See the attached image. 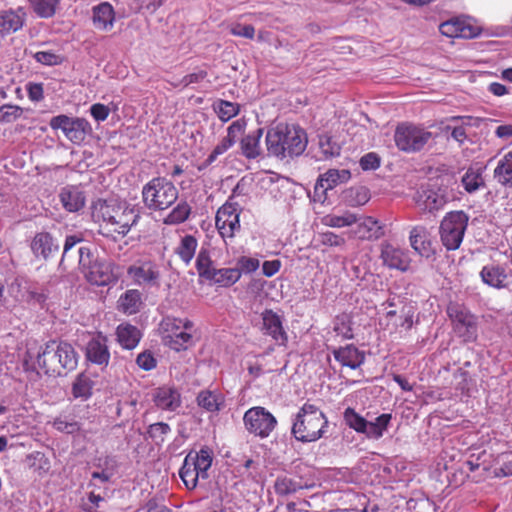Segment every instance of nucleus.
Masks as SVG:
<instances>
[{
  "label": "nucleus",
  "mask_w": 512,
  "mask_h": 512,
  "mask_svg": "<svg viewBox=\"0 0 512 512\" xmlns=\"http://www.w3.org/2000/svg\"><path fill=\"white\" fill-rule=\"evenodd\" d=\"M413 326V312L408 310H402L401 314L394 319L390 333H401L402 331H409Z\"/></svg>",
  "instance_id": "obj_52"
},
{
  "label": "nucleus",
  "mask_w": 512,
  "mask_h": 512,
  "mask_svg": "<svg viewBox=\"0 0 512 512\" xmlns=\"http://www.w3.org/2000/svg\"><path fill=\"white\" fill-rule=\"evenodd\" d=\"M197 247V239L192 235H185L181 238L179 245L175 249V253L188 265L194 258Z\"/></svg>",
  "instance_id": "obj_39"
},
{
  "label": "nucleus",
  "mask_w": 512,
  "mask_h": 512,
  "mask_svg": "<svg viewBox=\"0 0 512 512\" xmlns=\"http://www.w3.org/2000/svg\"><path fill=\"white\" fill-rule=\"evenodd\" d=\"M90 113L97 122H103L108 118L110 110L104 104L95 103L90 107Z\"/></svg>",
  "instance_id": "obj_64"
},
{
  "label": "nucleus",
  "mask_w": 512,
  "mask_h": 512,
  "mask_svg": "<svg viewBox=\"0 0 512 512\" xmlns=\"http://www.w3.org/2000/svg\"><path fill=\"white\" fill-rule=\"evenodd\" d=\"M179 476L187 489L192 490L196 488L201 475L198 473L195 464L192 462V456L185 457L183 465L179 470Z\"/></svg>",
  "instance_id": "obj_38"
},
{
  "label": "nucleus",
  "mask_w": 512,
  "mask_h": 512,
  "mask_svg": "<svg viewBox=\"0 0 512 512\" xmlns=\"http://www.w3.org/2000/svg\"><path fill=\"white\" fill-rule=\"evenodd\" d=\"M472 117L470 116H453L449 121L455 123L454 125H446L443 128L445 133L450 132L451 137L459 144H463L467 139L465 126L470 125Z\"/></svg>",
  "instance_id": "obj_33"
},
{
  "label": "nucleus",
  "mask_w": 512,
  "mask_h": 512,
  "mask_svg": "<svg viewBox=\"0 0 512 512\" xmlns=\"http://www.w3.org/2000/svg\"><path fill=\"white\" fill-rule=\"evenodd\" d=\"M49 125L53 130H61L66 138L75 144L83 142L91 129L86 119L70 118L64 114L52 117Z\"/></svg>",
  "instance_id": "obj_13"
},
{
  "label": "nucleus",
  "mask_w": 512,
  "mask_h": 512,
  "mask_svg": "<svg viewBox=\"0 0 512 512\" xmlns=\"http://www.w3.org/2000/svg\"><path fill=\"white\" fill-rule=\"evenodd\" d=\"M171 432V428L167 423L157 422L151 424L147 429V436L150 438L156 445H161L164 443L167 435Z\"/></svg>",
  "instance_id": "obj_50"
},
{
  "label": "nucleus",
  "mask_w": 512,
  "mask_h": 512,
  "mask_svg": "<svg viewBox=\"0 0 512 512\" xmlns=\"http://www.w3.org/2000/svg\"><path fill=\"white\" fill-rule=\"evenodd\" d=\"M36 362L46 375L63 376L76 369L78 353L72 344L53 339L40 347Z\"/></svg>",
  "instance_id": "obj_2"
},
{
  "label": "nucleus",
  "mask_w": 512,
  "mask_h": 512,
  "mask_svg": "<svg viewBox=\"0 0 512 512\" xmlns=\"http://www.w3.org/2000/svg\"><path fill=\"white\" fill-rule=\"evenodd\" d=\"M328 427L325 413L320 407L307 401L296 414L291 432L297 441L308 443L322 438Z\"/></svg>",
  "instance_id": "obj_4"
},
{
  "label": "nucleus",
  "mask_w": 512,
  "mask_h": 512,
  "mask_svg": "<svg viewBox=\"0 0 512 512\" xmlns=\"http://www.w3.org/2000/svg\"><path fill=\"white\" fill-rule=\"evenodd\" d=\"M431 139L432 133L430 131L410 124L397 126L394 134L396 146L407 153L422 150Z\"/></svg>",
  "instance_id": "obj_10"
},
{
  "label": "nucleus",
  "mask_w": 512,
  "mask_h": 512,
  "mask_svg": "<svg viewBox=\"0 0 512 512\" xmlns=\"http://www.w3.org/2000/svg\"><path fill=\"white\" fill-rule=\"evenodd\" d=\"M356 226L346 234L349 238L360 240H376L383 235L379 222L371 216L358 217Z\"/></svg>",
  "instance_id": "obj_21"
},
{
  "label": "nucleus",
  "mask_w": 512,
  "mask_h": 512,
  "mask_svg": "<svg viewBox=\"0 0 512 512\" xmlns=\"http://www.w3.org/2000/svg\"><path fill=\"white\" fill-rule=\"evenodd\" d=\"M447 315L453 331L464 342H473L477 339V318L464 305L450 303L447 306Z\"/></svg>",
  "instance_id": "obj_9"
},
{
  "label": "nucleus",
  "mask_w": 512,
  "mask_h": 512,
  "mask_svg": "<svg viewBox=\"0 0 512 512\" xmlns=\"http://www.w3.org/2000/svg\"><path fill=\"white\" fill-rule=\"evenodd\" d=\"M352 317L347 313L337 315L333 321V332L341 341L354 338Z\"/></svg>",
  "instance_id": "obj_36"
},
{
  "label": "nucleus",
  "mask_w": 512,
  "mask_h": 512,
  "mask_svg": "<svg viewBox=\"0 0 512 512\" xmlns=\"http://www.w3.org/2000/svg\"><path fill=\"white\" fill-rule=\"evenodd\" d=\"M391 420L392 415L390 413H383L379 415L375 421H367L364 435L369 439H380L387 430Z\"/></svg>",
  "instance_id": "obj_35"
},
{
  "label": "nucleus",
  "mask_w": 512,
  "mask_h": 512,
  "mask_svg": "<svg viewBox=\"0 0 512 512\" xmlns=\"http://www.w3.org/2000/svg\"><path fill=\"white\" fill-rule=\"evenodd\" d=\"M22 112V108L17 105L4 104L0 107V122H14L21 117Z\"/></svg>",
  "instance_id": "obj_56"
},
{
  "label": "nucleus",
  "mask_w": 512,
  "mask_h": 512,
  "mask_svg": "<svg viewBox=\"0 0 512 512\" xmlns=\"http://www.w3.org/2000/svg\"><path fill=\"white\" fill-rule=\"evenodd\" d=\"M332 353L335 360L339 362L341 366L348 367L350 369L359 368L365 361L364 352L360 351L352 344L335 348Z\"/></svg>",
  "instance_id": "obj_24"
},
{
  "label": "nucleus",
  "mask_w": 512,
  "mask_h": 512,
  "mask_svg": "<svg viewBox=\"0 0 512 512\" xmlns=\"http://www.w3.org/2000/svg\"><path fill=\"white\" fill-rule=\"evenodd\" d=\"M33 11L41 18H50L55 15L60 0H28Z\"/></svg>",
  "instance_id": "obj_45"
},
{
  "label": "nucleus",
  "mask_w": 512,
  "mask_h": 512,
  "mask_svg": "<svg viewBox=\"0 0 512 512\" xmlns=\"http://www.w3.org/2000/svg\"><path fill=\"white\" fill-rule=\"evenodd\" d=\"M52 425L57 431L67 434H73L80 430V424L74 418L57 417Z\"/></svg>",
  "instance_id": "obj_55"
},
{
  "label": "nucleus",
  "mask_w": 512,
  "mask_h": 512,
  "mask_svg": "<svg viewBox=\"0 0 512 512\" xmlns=\"http://www.w3.org/2000/svg\"><path fill=\"white\" fill-rule=\"evenodd\" d=\"M159 330L164 344L177 352L187 350L194 343L196 329L188 318L167 316L160 322Z\"/></svg>",
  "instance_id": "obj_5"
},
{
  "label": "nucleus",
  "mask_w": 512,
  "mask_h": 512,
  "mask_svg": "<svg viewBox=\"0 0 512 512\" xmlns=\"http://www.w3.org/2000/svg\"><path fill=\"white\" fill-rule=\"evenodd\" d=\"M241 208L237 203L225 202L216 212L215 225L224 241L240 231Z\"/></svg>",
  "instance_id": "obj_12"
},
{
  "label": "nucleus",
  "mask_w": 512,
  "mask_h": 512,
  "mask_svg": "<svg viewBox=\"0 0 512 512\" xmlns=\"http://www.w3.org/2000/svg\"><path fill=\"white\" fill-rule=\"evenodd\" d=\"M136 363L141 369L150 371L156 367L157 360L150 351H144L137 356Z\"/></svg>",
  "instance_id": "obj_61"
},
{
  "label": "nucleus",
  "mask_w": 512,
  "mask_h": 512,
  "mask_svg": "<svg viewBox=\"0 0 512 512\" xmlns=\"http://www.w3.org/2000/svg\"><path fill=\"white\" fill-rule=\"evenodd\" d=\"M357 222L358 216L349 211L342 215L328 214L322 218V223L332 228L350 227Z\"/></svg>",
  "instance_id": "obj_43"
},
{
  "label": "nucleus",
  "mask_w": 512,
  "mask_h": 512,
  "mask_svg": "<svg viewBox=\"0 0 512 512\" xmlns=\"http://www.w3.org/2000/svg\"><path fill=\"white\" fill-rule=\"evenodd\" d=\"M469 217L463 211H451L442 219L439 227L440 240L450 251L457 250L468 227Z\"/></svg>",
  "instance_id": "obj_8"
},
{
  "label": "nucleus",
  "mask_w": 512,
  "mask_h": 512,
  "mask_svg": "<svg viewBox=\"0 0 512 512\" xmlns=\"http://www.w3.org/2000/svg\"><path fill=\"white\" fill-rule=\"evenodd\" d=\"M234 144L230 142L227 138H223L220 143H218L212 152L209 154V156L203 161V163L198 167L199 170L206 169L209 167L213 162L216 161L218 156L224 154L227 152Z\"/></svg>",
  "instance_id": "obj_53"
},
{
  "label": "nucleus",
  "mask_w": 512,
  "mask_h": 512,
  "mask_svg": "<svg viewBox=\"0 0 512 512\" xmlns=\"http://www.w3.org/2000/svg\"><path fill=\"white\" fill-rule=\"evenodd\" d=\"M30 248L36 258L48 260L58 254L59 243L49 232H38L33 237Z\"/></svg>",
  "instance_id": "obj_19"
},
{
  "label": "nucleus",
  "mask_w": 512,
  "mask_h": 512,
  "mask_svg": "<svg viewBox=\"0 0 512 512\" xmlns=\"http://www.w3.org/2000/svg\"><path fill=\"white\" fill-rule=\"evenodd\" d=\"M380 259L384 266L401 272L410 269L411 258L408 251L390 242L384 241L380 245Z\"/></svg>",
  "instance_id": "obj_14"
},
{
  "label": "nucleus",
  "mask_w": 512,
  "mask_h": 512,
  "mask_svg": "<svg viewBox=\"0 0 512 512\" xmlns=\"http://www.w3.org/2000/svg\"><path fill=\"white\" fill-rule=\"evenodd\" d=\"M241 277V272L236 268H221L212 271L208 281L222 287L234 285Z\"/></svg>",
  "instance_id": "obj_34"
},
{
  "label": "nucleus",
  "mask_w": 512,
  "mask_h": 512,
  "mask_svg": "<svg viewBox=\"0 0 512 512\" xmlns=\"http://www.w3.org/2000/svg\"><path fill=\"white\" fill-rule=\"evenodd\" d=\"M108 338L98 332L86 346V358L88 361L99 366H108L110 352L108 349Z\"/></svg>",
  "instance_id": "obj_20"
},
{
  "label": "nucleus",
  "mask_w": 512,
  "mask_h": 512,
  "mask_svg": "<svg viewBox=\"0 0 512 512\" xmlns=\"http://www.w3.org/2000/svg\"><path fill=\"white\" fill-rule=\"evenodd\" d=\"M63 207L69 212H77L85 205V196L76 187H65L59 195Z\"/></svg>",
  "instance_id": "obj_28"
},
{
  "label": "nucleus",
  "mask_w": 512,
  "mask_h": 512,
  "mask_svg": "<svg viewBox=\"0 0 512 512\" xmlns=\"http://www.w3.org/2000/svg\"><path fill=\"white\" fill-rule=\"evenodd\" d=\"M116 13L109 2H101L92 8V22L99 31H110L114 27Z\"/></svg>",
  "instance_id": "obj_23"
},
{
  "label": "nucleus",
  "mask_w": 512,
  "mask_h": 512,
  "mask_svg": "<svg viewBox=\"0 0 512 512\" xmlns=\"http://www.w3.org/2000/svg\"><path fill=\"white\" fill-rule=\"evenodd\" d=\"M79 268L92 285L106 286L115 280L112 264L95 257L89 247L79 249Z\"/></svg>",
  "instance_id": "obj_7"
},
{
  "label": "nucleus",
  "mask_w": 512,
  "mask_h": 512,
  "mask_svg": "<svg viewBox=\"0 0 512 512\" xmlns=\"http://www.w3.org/2000/svg\"><path fill=\"white\" fill-rule=\"evenodd\" d=\"M360 166L363 170H375L380 166V158L376 153H367L361 157Z\"/></svg>",
  "instance_id": "obj_63"
},
{
  "label": "nucleus",
  "mask_w": 512,
  "mask_h": 512,
  "mask_svg": "<svg viewBox=\"0 0 512 512\" xmlns=\"http://www.w3.org/2000/svg\"><path fill=\"white\" fill-rule=\"evenodd\" d=\"M246 126L247 122L244 118L233 121L227 128V135L225 138L235 144L238 137L245 132Z\"/></svg>",
  "instance_id": "obj_58"
},
{
  "label": "nucleus",
  "mask_w": 512,
  "mask_h": 512,
  "mask_svg": "<svg viewBox=\"0 0 512 512\" xmlns=\"http://www.w3.org/2000/svg\"><path fill=\"white\" fill-rule=\"evenodd\" d=\"M345 423L357 433L364 434L367 427V420L358 414L353 408L348 407L344 411Z\"/></svg>",
  "instance_id": "obj_47"
},
{
  "label": "nucleus",
  "mask_w": 512,
  "mask_h": 512,
  "mask_svg": "<svg viewBox=\"0 0 512 512\" xmlns=\"http://www.w3.org/2000/svg\"><path fill=\"white\" fill-rule=\"evenodd\" d=\"M92 388L93 381L88 375L82 373L75 379L72 387V393L76 398L81 397L87 399L92 394Z\"/></svg>",
  "instance_id": "obj_46"
},
{
  "label": "nucleus",
  "mask_w": 512,
  "mask_h": 512,
  "mask_svg": "<svg viewBox=\"0 0 512 512\" xmlns=\"http://www.w3.org/2000/svg\"><path fill=\"white\" fill-rule=\"evenodd\" d=\"M351 173L347 169H329L319 176V179L325 184V187L332 190L337 185L347 182Z\"/></svg>",
  "instance_id": "obj_44"
},
{
  "label": "nucleus",
  "mask_w": 512,
  "mask_h": 512,
  "mask_svg": "<svg viewBox=\"0 0 512 512\" xmlns=\"http://www.w3.org/2000/svg\"><path fill=\"white\" fill-rule=\"evenodd\" d=\"M152 400L158 409L169 412L176 411L182 404L181 393L173 385H163L154 389Z\"/></svg>",
  "instance_id": "obj_17"
},
{
  "label": "nucleus",
  "mask_w": 512,
  "mask_h": 512,
  "mask_svg": "<svg viewBox=\"0 0 512 512\" xmlns=\"http://www.w3.org/2000/svg\"><path fill=\"white\" fill-rule=\"evenodd\" d=\"M319 241L324 246L339 247L346 243L343 235H338L331 231L322 232L319 234Z\"/></svg>",
  "instance_id": "obj_59"
},
{
  "label": "nucleus",
  "mask_w": 512,
  "mask_h": 512,
  "mask_svg": "<svg viewBox=\"0 0 512 512\" xmlns=\"http://www.w3.org/2000/svg\"><path fill=\"white\" fill-rule=\"evenodd\" d=\"M462 184L467 192H474L484 184L479 169L469 168L462 177Z\"/></svg>",
  "instance_id": "obj_49"
},
{
  "label": "nucleus",
  "mask_w": 512,
  "mask_h": 512,
  "mask_svg": "<svg viewBox=\"0 0 512 512\" xmlns=\"http://www.w3.org/2000/svg\"><path fill=\"white\" fill-rule=\"evenodd\" d=\"M128 276L137 285L154 286L158 284L160 271L158 265L151 260L138 261L127 269Z\"/></svg>",
  "instance_id": "obj_16"
},
{
  "label": "nucleus",
  "mask_w": 512,
  "mask_h": 512,
  "mask_svg": "<svg viewBox=\"0 0 512 512\" xmlns=\"http://www.w3.org/2000/svg\"><path fill=\"white\" fill-rule=\"evenodd\" d=\"M266 146L276 157L298 156L306 149L307 135L298 125L279 123L267 131Z\"/></svg>",
  "instance_id": "obj_3"
},
{
  "label": "nucleus",
  "mask_w": 512,
  "mask_h": 512,
  "mask_svg": "<svg viewBox=\"0 0 512 512\" xmlns=\"http://www.w3.org/2000/svg\"><path fill=\"white\" fill-rule=\"evenodd\" d=\"M213 109L222 122H228L240 113L241 106L236 102L218 99L213 103Z\"/></svg>",
  "instance_id": "obj_42"
},
{
  "label": "nucleus",
  "mask_w": 512,
  "mask_h": 512,
  "mask_svg": "<svg viewBox=\"0 0 512 512\" xmlns=\"http://www.w3.org/2000/svg\"><path fill=\"white\" fill-rule=\"evenodd\" d=\"M343 200L351 207L362 206L370 200V191L364 186L351 187L344 191Z\"/></svg>",
  "instance_id": "obj_40"
},
{
  "label": "nucleus",
  "mask_w": 512,
  "mask_h": 512,
  "mask_svg": "<svg viewBox=\"0 0 512 512\" xmlns=\"http://www.w3.org/2000/svg\"><path fill=\"white\" fill-rule=\"evenodd\" d=\"M320 149L326 158L340 154V147L336 143H333L329 137L320 140Z\"/></svg>",
  "instance_id": "obj_62"
},
{
  "label": "nucleus",
  "mask_w": 512,
  "mask_h": 512,
  "mask_svg": "<svg viewBox=\"0 0 512 512\" xmlns=\"http://www.w3.org/2000/svg\"><path fill=\"white\" fill-rule=\"evenodd\" d=\"M237 264V269H239L241 273L243 272L247 274L255 272L260 266V262L257 258L247 256L240 257L237 261Z\"/></svg>",
  "instance_id": "obj_60"
},
{
  "label": "nucleus",
  "mask_w": 512,
  "mask_h": 512,
  "mask_svg": "<svg viewBox=\"0 0 512 512\" xmlns=\"http://www.w3.org/2000/svg\"><path fill=\"white\" fill-rule=\"evenodd\" d=\"M246 126L247 122L244 118L233 121L227 128V135L225 138L235 144L238 137L245 132Z\"/></svg>",
  "instance_id": "obj_57"
},
{
  "label": "nucleus",
  "mask_w": 512,
  "mask_h": 512,
  "mask_svg": "<svg viewBox=\"0 0 512 512\" xmlns=\"http://www.w3.org/2000/svg\"><path fill=\"white\" fill-rule=\"evenodd\" d=\"M263 135V129L258 128L257 130L249 133L243 137L240 141V148L242 154L247 159H255L261 154L260 140Z\"/></svg>",
  "instance_id": "obj_29"
},
{
  "label": "nucleus",
  "mask_w": 512,
  "mask_h": 512,
  "mask_svg": "<svg viewBox=\"0 0 512 512\" xmlns=\"http://www.w3.org/2000/svg\"><path fill=\"white\" fill-rule=\"evenodd\" d=\"M481 280L488 286L502 289L506 287L507 273L505 268L498 264L485 265L480 271Z\"/></svg>",
  "instance_id": "obj_27"
},
{
  "label": "nucleus",
  "mask_w": 512,
  "mask_h": 512,
  "mask_svg": "<svg viewBox=\"0 0 512 512\" xmlns=\"http://www.w3.org/2000/svg\"><path fill=\"white\" fill-rule=\"evenodd\" d=\"M262 330L280 345H286L288 335L283 327L280 315L271 309H265L262 314Z\"/></svg>",
  "instance_id": "obj_18"
},
{
  "label": "nucleus",
  "mask_w": 512,
  "mask_h": 512,
  "mask_svg": "<svg viewBox=\"0 0 512 512\" xmlns=\"http://www.w3.org/2000/svg\"><path fill=\"white\" fill-rule=\"evenodd\" d=\"M26 20L23 8L0 11V35L7 36L22 29Z\"/></svg>",
  "instance_id": "obj_22"
},
{
  "label": "nucleus",
  "mask_w": 512,
  "mask_h": 512,
  "mask_svg": "<svg viewBox=\"0 0 512 512\" xmlns=\"http://www.w3.org/2000/svg\"><path fill=\"white\" fill-rule=\"evenodd\" d=\"M197 405L209 413H218L225 407V396L218 390L205 389L196 397Z\"/></svg>",
  "instance_id": "obj_25"
},
{
  "label": "nucleus",
  "mask_w": 512,
  "mask_h": 512,
  "mask_svg": "<svg viewBox=\"0 0 512 512\" xmlns=\"http://www.w3.org/2000/svg\"><path fill=\"white\" fill-rule=\"evenodd\" d=\"M142 202L150 211H163L171 207L178 199V189L165 177H154L142 188Z\"/></svg>",
  "instance_id": "obj_6"
},
{
  "label": "nucleus",
  "mask_w": 512,
  "mask_h": 512,
  "mask_svg": "<svg viewBox=\"0 0 512 512\" xmlns=\"http://www.w3.org/2000/svg\"><path fill=\"white\" fill-rule=\"evenodd\" d=\"M493 176L499 184L512 187V150L499 160Z\"/></svg>",
  "instance_id": "obj_31"
},
{
  "label": "nucleus",
  "mask_w": 512,
  "mask_h": 512,
  "mask_svg": "<svg viewBox=\"0 0 512 512\" xmlns=\"http://www.w3.org/2000/svg\"><path fill=\"white\" fill-rule=\"evenodd\" d=\"M34 59L43 65L56 66L65 61V56L53 51H38L34 54Z\"/></svg>",
  "instance_id": "obj_54"
},
{
  "label": "nucleus",
  "mask_w": 512,
  "mask_h": 512,
  "mask_svg": "<svg viewBox=\"0 0 512 512\" xmlns=\"http://www.w3.org/2000/svg\"><path fill=\"white\" fill-rule=\"evenodd\" d=\"M243 422L250 434L261 439L268 438L278 424L276 417L262 406L249 408L244 413Z\"/></svg>",
  "instance_id": "obj_11"
},
{
  "label": "nucleus",
  "mask_w": 512,
  "mask_h": 512,
  "mask_svg": "<svg viewBox=\"0 0 512 512\" xmlns=\"http://www.w3.org/2000/svg\"><path fill=\"white\" fill-rule=\"evenodd\" d=\"M117 340L124 349H134L140 339L139 329L131 324H121L116 329Z\"/></svg>",
  "instance_id": "obj_30"
},
{
  "label": "nucleus",
  "mask_w": 512,
  "mask_h": 512,
  "mask_svg": "<svg viewBox=\"0 0 512 512\" xmlns=\"http://www.w3.org/2000/svg\"><path fill=\"white\" fill-rule=\"evenodd\" d=\"M307 487L301 478H292L289 476L278 477L274 483V489L277 495L287 496Z\"/></svg>",
  "instance_id": "obj_37"
},
{
  "label": "nucleus",
  "mask_w": 512,
  "mask_h": 512,
  "mask_svg": "<svg viewBox=\"0 0 512 512\" xmlns=\"http://www.w3.org/2000/svg\"><path fill=\"white\" fill-rule=\"evenodd\" d=\"M212 265L213 262L210 258L209 252L203 249L200 250L196 258V269L199 276L208 280L212 271L215 270Z\"/></svg>",
  "instance_id": "obj_51"
},
{
  "label": "nucleus",
  "mask_w": 512,
  "mask_h": 512,
  "mask_svg": "<svg viewBox=\"0 0 512 512\" xmlns=\"http://www.w3.org/2000/svg\"><path fill=\"white\" fill-rule=\"evenodd\" d=\"M191 213V208L187 202H180L166 216V224H179L186 221Z\"/></svg>",
  "instance_id": "obj_48"
},
{
  "label": "nucleus",
  "mask_w": 512,
  "mask_h": 512,
  "mask_svg": "<svg viewBox=\"0 0 512 512\" xmlns=\"http://www.w3.org/2000/svg\"><path fill=\"white\" fill-rule=\"evenodd\" d=\"M141 304V293L136 289L127 290L118 300L119 310L127 315L136 314Z\"/></svg>",
  "instance_id": "obj_32"
},
{
  "label": "nucleus",
  "mask_w": 512,
  "mask_h": 512,
  "mask_svg": "<svg viewBox=\"0 0 512 512\" xmlns=\"http://www.w3.org/2000/svg\"><path fill=\"white\" fill-rule=\"evenodd\" d=\"M440 33L449 38H474L481 29L469 18H452L439 26Z\"/></svg>",
  "instance_id": "obj_15"
},
{
  "label": "nucleus",
  "mask_w": 512,
  "mask_h": 512,
  "mask_svg": "<svg viewBox=\"0 0 512 512\" xmlns=\"http://www.w3.org/2000/svg\"><path fill=\"white\" fill-rule=\"evenodd\" d=\"M92 218L99 225V233L117 239L125 237L139 219V212L127 203L98 199L92 206Z\"/></svg>",
  "instance_id": "obj_1"
},
{
  "label": "nucleus",
  "mask_w": 512,
  "mask_h": 512,
  "mask_svg": "<svg viewBox=\"0 0 512 512\" xmlns=\"http://www.w3.org/2000/svg\"><path fill=\"white\" fill-rule=\"evenodd\" d=\"M186 456H192V462L200 473L201 478H208V470L212 465V455L209 448H201L198 452H189Z\"/></svg>",
  "instance_id": "obj_41"
},
{
  "label": "nucleus",
  "mask_w": 512,
  "mask_h": 512,
  "mask_svg": "<svg viewBox=\"0 0 512 512\" xmlns=\"http://www.w3.org/2000/svg\"><path fill=\"white\" fill-rule=\"evenodd\" d=\"M411 247L421 256L429 257L432 252V242L426 227L415 226L410 231L409 236Z\"/></svg>",
  "instance_id": "obj_26"
}]
</instances>
